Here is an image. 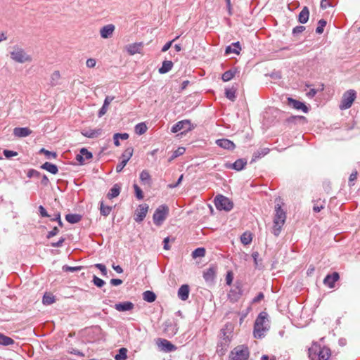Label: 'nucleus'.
Wrapping results in <instances>:
<instances>
[{
	"label": "nucleus",
	"instance_id": "obj_1",
	"mask_svg": "<svg viewBox=\"0 0 360 360\" xmlns=\"http://www.w3.org/2000/svg\"><path fill=\"white\" fill-rule=\"evenodd\" d=\"M269 328L267 314L261 312L257 316L254 326V336L257 338H262L264 333Z\"/></svg>",
	"mask_w": 360,
	"mask_h": 360
},
{
	"label": "nucleus",
	"instance_id": "obj_2",
	"mask_svg": "<svg viewBox=\"0 0 360 360\" xmlns=\"http://www.w3.org/2000/svg\"><path fill=\"white\" fill-rule=\"evenodd\" d=\"M275 212L272 233L274 236H278L280 234L281 229L285 224L286 219V214L282 210L281 205L278 203L275 205Z\"/></svg>",
	"mask_w": 360,
	"mask_h": 360
},
{
	"label": "nucleus",
	"instance_id": "obj_3",
	"mask_svg": "<svg viewBox=\"0 0 360 360\" xmlns=\"http://www.w3.org/2000/svg\"><path fill=\"white\" fill-rule=\"evenodd\" d=\"M11 58L16 63H25L32 61V57L25 51L18 46H15L10 51Z\"/></svg>",
	"mask_w": 360,
	"mask_h": 360
},
{
	"label": "nucleus",
	"instance_id": "obj_4",
	"mask_svg": "<svg viewBox=\"0 0 360 360\" xmlns=\"http://www.w3.org/2000/svg\"><path fill=\"white\" fill-rule=\"evenodd\" d=\"M250 352L248 347L238 345L230 353L229 360H248Z\"/></svg>",
	"mask_w": 360,
	"mask_h": 360
},
{
	"label": "nucleus",
	"instance_id": "obj_5",
	"mask_svg": "<svg viewBox=\"0 0 360 360\" xmlns=\"http://www.w3.org/2000/svg\"><path fill=\"white\" fill-rule=\"evenodd\" d=\"M169 214V207L166 205L159 206L155 211L153 219L156 226H161Z\"/></svg>",
	"mask_w": 360,
	"mask_h": 360
},
{
	"label": "nucleus",
	"instance_id": "obj_6",
	"mask_svg": "<svg viewBox=\"0 0 360 360\" xmlns=\"http://www.w3.org/2000/svg\"><path fill=\"white\" fill-rule=\"evenodd\" d=\"M216 207L219 210L230 211L233 208V202L226 197L219 195L214 199Z\"/></svg>",
	"mask_w": 360,
	"mask_h": 360
},
{
	"label": "nucleus",
	"instance_id": "obj_7",
	"mask_svg": "<svg viewBox=\"0 0 360 360\" xmlns=\"http://www.w3.org/2000/svg\"><path fill=\"white\" fill-rule=\"evenodd\" d=\"M356 98V91L354 90H349L345 92L342 96L340 108L345 110L349 108Z\"/></svg>",
	"mask_w": 360,
	"mask_h": 360
},
{
	"label": "nucleus",
	"instance_id": "obj_8",
	"mask_svg": "<svg viewBox=\"0 0 360 360\" xmlns=\"http://www.w3.org/2000/svg\"><path fill=\"white\" fill-rule=\"evenodd\" d=\"M193 129V124L191 123L190 120H184L178 122L176 123L171 129V131L172 133H176L179 131L183 130L181 134H186V132L192 130Z\"/></svg>",
	"mask_w": 360,
	"mask_h": 360
},
{
	"label": "nucleus",
	"instance_id": "obj_9",
	"mask_svg": "<svg viewBox=\"0 0 360 360\" xmlns=\"http://www.w3.org/2000/svg\"><path fill=\"white\" fill-rule=\"evenodd\" d=\"M242 283L240 282H236L233 288H232L228 294L229 299L231 302H236L242 295Z\"/></svg>",
	"mask_w": 360,
	"mask_h": 360
},
{
	"label": "nucleus",
	"instance_id": "obj_10",
	"mask_svg": "<svg viewBox=\"0 0 360 360\" xmlns=\"http://www.w3.org/2000/svg\"><path fill=\"white\" fill-rule=\"evenodd\" d=\"M148 208L149 207L146 204L140 205L139 208L136 210L134 214V220L136 222H141L146 217L148 211Z\"/></svg>",
	"mask_w": 360,
	"mask_h": 360
},
{
	"label": "nucleus",
	"instance_id": "obj_11",
	"mask_svg": "<svg viewBox=\"0 0 360 360\" xmlns=\"http://www.w3.org/2000/svg\"><path fill=\"white\" fill-rule=\"evenodd\" d=\"M115 26L113 24H108L100 29V34L103 39L110 38L115 32Z\"/></svg>",
	"mask_w": 360,
	"mask_h": 360
},
{
	"label": "nucleus",
	"instance_id": "obj_12",
	"mask_svg": "<svg viewBox=\"0 0 360 360\" xmlns=\"http://www.w3.org/2000/svg\"><path fill=\"white\" fill-rule=\"evenodd\" d=\"M288 105L296 110H301L304 112H307L308 111V108L304 103L293 99L292 98H288Z\"/></svg>",
	"mask_w": 360,
	"mask_h": 360
},
{
	"label": "nucleus",
	"instance_id": "obj_13",
	"mask_svg": "<svg viewBox=\"0 0 360 360\" xmlns=\"http://www.w3.org/2000/svg\"><path fill=\"white\" fill-rule=\"evenodd\" d=\"M340 278L338 273L333 272L332 274H328L323 280V283L328 286L330 288H333L335 286V283Z\"/></svg>",
	"mask_w": 360,
	"mask_h": 360
},
{
	"label": "nucleus",
	"instance_id": "obj_14",
	"mask_svg": "<svg viewBox=\"0 0 360 360\" xmlns=\"http://www.w3.org/2000/svg\"><path fill=\"white\" fill-rule=\"evenodd\" d=\"M217 269L214 266H210L203 273V278L206 282L212 283L216 277Z\"/></svg>",
	"mask_w": 360,
	"mask_h": 360
},
{
	"label": "nucleus",
	"instance_id": "obj_15",
	"mask_svg": "<svg viewBox=\"0 0 360 360\" xmlns=\"http://www.w3.org/2000/svg\"><path fill=\"white\" fill-rule=\"evenodd\" d=\"M92 157V153L88 151L86 148H83L80 150L79 154L77 155L76 160L80 164H84L85 160H89L91 159Z\"/></svg>",
	"mask_w": 360,
	"mask_h": 360
},
{
	"label": "nucleus",
	"instance_id": "obj_16",
	"mask_svg": "<svg viewBox=\"0 0 360 360\" xmlns=\"http://www.w3.org/2000/svg\"><path fill=\"white\" fill-rule=\"evenodd\" d=\"M158 342H158V345L159 347L161 349V350L165 352H172L176 349V347L167 340L159 339Z\"/></svg>",
	"mask_w": 360,
	"mask_h": 360
},
{
	"label": "nucleus",
	"instance_id": "obj_17",
	"mask_svg": "<svg viewBox=\"0 0 360 360\" xmlns=\"http://www.w3.org/2000/svg\"><path fill=\"white\" fill-rule=\"evenodd\" d=\"M143 46V44L142 42L129 44L127 46V51L129 55L132 56L136 53H140Z\"/></svg>",
	"mask_w": 360,
	"mask_h": 360
},
{
	"label": "nucleus",
	"instance_id": "obj_18",
	"mask_svg": "<svg viewBox=\"0 0 360 360\" xmlns=\"http://www.w3.org/2000/svg\"><path fill=\"white\" fill-rule=\"evenodd\" d=\"M216 143L219 147L227 150H233L236 146L233 142L226 139H218Z\"/></svg>",
	"mask_w": 360,
	"mask_h": 360
},
{
	"label": "nucleus",
	"instance_id": "obj_19",
	"mask_svg": "<svg viewBox=\"0 0 360 360\" xmlns=\"http://www.w3.org/2000/svg\"><path fill=\"white\" fill-rule=\"evenodd\" d=\"M32 134V130L27 127H15L13 134L17 137H26Z\"/></svg>",
	"mask_w": 360,
	"mask_h": 360
},
{
	"label": "nucleus",
	"instance_id": "obj_20",
	"mask_svg": "<svg viewBox=\"0 0 360 360\" xmlns=\"http://www.w3.org/2000/svg\"><path fill=\"white\" fill-rule=\"evenodd\" d=\"M134 304L131 302H124L115 304V309L118 311H130L133 309Z\"/></svg>",
	"mask_w": 360,
	"mask_h": 360
},
{
	"label": "nucleus",
	"instance_id": "obj_21",
	"mask_svg": "<svg viewBox=\"0 0 360 360\" xmlns=\"http://www.w3.org/2000/svg\"><path fill=\"white\" fill-rule=\"evenodd\" d=\"M102 130L101 129H83L82 134L87 138H96L101 134Z\"/></svg>",
	"mask_w": 360,
	"mask_h": 360
},
{
	"label": "nucleus",
	"instance_id": "obj_22",
	"mask_svg": "<svg viewBox=\"0 0 360 360\" xmlns=\"http://www.w3.org/2000/svg\"><path fill=\"white\" fill-rule=\"evenodd\" d=\"M189 295V288L188 285H181L178 290V296L181 300H186Z\"/></svg>",
	"mask_w": 360,
	"mask_h": 360
},
{
	"label": "nucleus",
	"instance_id": "obj_23",
	"mask_svg": "<svg viewBox=\"0 0 360 360\" xmlns=\"http://www.w3.org/2000/svg\"><path fill=\"white\" fill-rule=\"evenodd\" d=\"M319 360H328L330 356V350L327 347L321 348L319 345Z\"/></svg>",
	"mask_w": 360,
	"mask_h": 360
},
{
	"label": "nucleus",
	"instance_id": "obj_24",
	"mask_svg": "<svg viewBox=\"0 0 360 360\" xmlns=\"http://www.w3.org/2000/svg\"><path fill=\"white\" fill-rule=\"evenodd\" d=\"M309 11L307 6H304L298 15V21L300 23H306L309 20Z\"/></svg>",
	"mask_w": 360,
	"mask_h": 360
},
{
	"label": "nucleus",
	"instance_id": "obj_25",
	"mask_svg": "<svg viewBox=\"0 0 360 360\" xmlns=\"http://www.w3.org/2000/svg\"><path fill=\"white\" fill-rule=\"evenodd\" d=\"M121 190V187L119 184H115L112 188L109 191L108 193L107 194V197L109 199H112L114 198L117 197L120 195Z\"/></svg>",
	"mask_w": 360,
	"mask_h": 360
},
{
	"label": "nucleus",
	"instance_id": "obj_26",
	"mask_svg": "<svg viewBox=\"0 0 360 360\" xmlns=\"http://www.w3.org/2000/svg\"><path fill=\"white\" fill-rule=\"evenodd\" d=\"M269 152V149L268 148H262L255 151L252 155V161H255L256 160L264 157L267 155Z\"/></svg>",
	"mask_w": 360,
	"mask_h": 360
},
{
	"label": "nucleus",
	"instance_id": "obj_27",
	"mask_svg": "<svg viewBox=\"0 0 360 360\" xmlns=\"http://www.w3.org/2000/svg\"><path fill=\"white\" fill-rule=\"evenodd\" d=\"M41 167L53 174H56L58 172L57 166L49 162L44 163Z\"/></svg>",
	"mask_w": 360,
	"mask_h": 360
},
{
	"label": "nucleus",
	"instance_id": "obj_28",
	"mask_svg": "<svg viewBox=\"0 0 360 360\" xmlns=\"http://www.w3.org/2000/svg\"><path fill=\"white\" fill-rule=\"evenodd\" d=\"M173 67V63L171 60H164L162 62V67L159 69L160 74H165L172 70Z\"/></svg>",
	"mask_w": 360,
	"mask_h": 360
},
{
	"label": "nucleus",
	"instance_id": "obj_29",
	"mask_svg": "<svg viewBox=\"0 0 360 360\" xmlns=\"http://www.w3.org/2000/svg\"><path fill=\"white\" fill-rule=\"evenodd\" d=\"M247 164V161L244 159H238L229 167L234 169L237 171L243 169Z\"/></svg>",
	"mask_w": 360,
	"mask_h": 360
},
{
	"label": "nucleus",
	"instance_id": "obj_30",
	"mask_svg": "<svg viewBox=\"0 0 360 360\" xmlns=\"http://www.w3.org/2000/svg\"><path fill=\"white\" fill-rule=\"evenodd\" d=\"M319 345H313L309 349V356L311 360H319Z\"/></svg>",
	"mask_w": 360,
	"mask_h": 360
},
{
	"label": "nucleus",
	"instance_id": "obj_31",
	"mask_svg": "<svg viewBox=\"0 0 360 360\" xmlns=\"http://www.w3.org/2000/svg\"><path fill=\"white\" fill-rule=\"evenodd\" d=\"M240 49H241L239 42L233 43L231 46H229L226 48V53L229 54L231 53H233L236 54H238Z\"/></svg>",
	"mask_w": 360,
	"mask_h": 360
},
{
	"label": "nucleus",
	"instance_id": "obj_32",
	"mask_svg": "<svg viewBox=\"0 0 360 360\" xmlns=\"http://www.w3.org/2000/svg\"><path fill=\"white\" fill-rule=\"evenodd\" d=\"M165 330L169 334L174 335L177 333L178 327L176 323L172 324V323H166Z\"/></svg>",
	"mask_w": 360,
	"mask_h": 360
},
{
	"label": "nucleus",
	"instance_id": "obj_33",
	"mask_svg": "<svg viewBox=\"0 0 360 360\" xmlns=\"http://www.w3.org/2000/svg\"><path fill=\"white\" fill-rule=\"evenodd\" d=\"M143 299L148 302H153L156 299V295L150 290H146L143 293Z\"/></svg>",
	"mask_w": 360,
	"mask_h": 360
},
{
	"label": "nucleus",
	"instance_id": "obj_34",
	"mask_svg": "<svg viewBox=\"0 0 360 360\" xmlns=\"http://www.w3.org/2000/svg\"><path fill=\"white\" fill-rule=\"evenodd\" d=\"M65 219L70 224H76L82 219V216L77 214H68Z\"/></svg>",
	"mask_w": 360,
	"mask_h": 360
},
{
	"label": "nucleus",
	"instance_id": "obj_35",
	"mask_svg": "<svg viewBox=\"0 0 360 360\" xmlns=\"http://www.w3.org/2000/svg\"><path fill=\"white\" fill-rule=\"evenodd\" d=\"M112 210V206L105 205L103 201L100 202V212L101 215L104 217L108 216L111 212Z\"/></svg>",
	"mask_w": 360,
	"mask_h": 360
},
{
	"label": "nucleus",
	"instance_id": "obj_36",
	"mask_svg": "<svg viewBox=\"0 0 360 360\" xmlns=\"http://www.w3.org/2000/svg\"><path fill=\"white\" fill-rule=\"evenodd\" d=\"M148 127L144 122L139 123L135 126V132L139 135H142L146 132Z\"/></svg>",
	"mask_w": 360,
	"mask_h": 360
},
{
	"label": "nucleus",
	"instance_id": "obj_37",
	"mask_svg": "<svg viewBox=\"0 0 360 360\" xmlns=\"http://www.w3.org/2000/svg\"><path fill=\"white\" fill-rule=\"evenodd\" d=\"M13 343L14 340L12 338L0 333V345L8 346Z\"/></svg>",
	"mask_w": 360,
	"mask_h": 360
},
{
	"label": "nucleus",
	"instance_id": "obj_38",
	"mask_svg": "<svg viewBox=\"0 0 360 360\" xmlns=\"http://www.w3.org/2000/svg\"><path fill=\"white\" fill-rule=\"evenodd\" d=\"M133 148L131 147L127 148L121 156V160H125V162H128L133 155Z\"/></svg>",
	"mask_w": 360,
	"mask_h": 360
},
{
	"label": "nucleus",
	"instance_id": "obj_39",
	"mask_svg": "<svg viewBox=\"0 0 360 360\" xmlns=\"http://www.w3.org/2000/svg\"><path fill=\"white\" fill-rule=\"evenodd\" d=\"M236 72V70H229L226 71L221 77V79L224 82L230 81L234 76Z\"/></svg>",
	"mask_w": 360,
	"mask_h": 360
},
{
	"label": "nucleus",
	"instance_id": "obj_40",
	"mask_svg": "<svg viewBox=\"0 0 360 360\" xmlns=\"http://www.w3.org/2000/svg\"><path fill=\"white\" fill-rule=\"evenodd\" d=\"M236 89L232 87L231 89H226L225 95L226 97L231 101H234L236 99Z\"/></svg>",
	"mask_w": 360,
	"mask_h": 360
},
{
	"label": "nucleus",
	"instance_id": "obj_41",
	"mask_svg": "<svg viewBox=\"0 0 360 360\" xmlns=\"http://www.w3.org/2000/svg\"><path fill=\"white\" fill-rule=\"evenodd\" d=\"M127 349L124 347L120 348L119 349L118 354L115 356V360H125L127 357Z\"/></svg>",
	"mask_w": 360,
	"mask_h": 360
},
{
	"label": "nucleus",
	"instance_id": "obj_42",
	"mask_svg": "<svg viewBox=\"0 0 360 360\" xmlns=\"http://www.w3.org/2000/svg\"><path fill=\"white\" fill-rule=\"evenodd\" d=\"M140 179L143 184H149L150 181V175L146 170H143L140 174Z\"/></svg>",
	"mask_w": 360,
	"mask_h": 360
},
{
	"label": "nucleus",
	"instance_id": "obj_43",
	"mask_svg": "<svg viewBox=\"0 0 360 360\" xmlns=\"http://www.w3.org/2000/svg\"><path fill=\"white\" fill-rule=\"evenodd\" d=\"M205 255V250L203 248H198L192 252V257L193 258L202 257Z\"/></svg>",
	"mask_w": 360,
	"mask_h": 360
},
{
	"label": "nucleus",
	"instance_id": "obj_44",
	"mask_svg": "<svg viewBox=\"0 0 360 360\" xmlns=\"http://www.w3.org/2000/svg\"><path fill=\"white\" fill-rule=\"evenodd\" d=\"M252 238L251 234L248 233H244L240 237L241 243L244 245L250 244L252 241Z\"/></svg>",
	"mask_w": 360,
	"mask_h": 360
},
{
	"label": "nucleus",
	"instance_id": "obj_45",
	"mask_svg": "<svg viewBox=\"0 0 360 360\" xmlns=\"http://www.w3.org/2000/svg\"><path fill=\"white\" fill-rule=\"evenodd\" d=\"M55 302L54 297L51 294L46 293L43 297V303L44 304H51Z\"/></svg>",
	"mask_w": 360,
	"mask_h": 360
},
{
	"label": "nucleus",
	"instance_id": "obj_46",
	"mask_svg": "<svg viewBox=\"0 0 360 360\" xmlns=\"http://www.w3.org/2000/svg\"><path fill=\"white\" fill-rule=\"evenodd\" d=\"M326 25V21L323 19L320 20L318 22V27L316 29V32L319 34H322Z\"/></svg>",
	"mask_w": 360,
	"mask_h": 360
},
{
	"label": "nucleus",
	"instance_id": "obj_47",
	"mask_svg": "<svg viewBox=\"0 0 360 360\" xmlns=\"http://www.w3.org/2000/svg\"><path fill=\"white\" fill-rule=\"evenodd\" d=\"M60 77V72L59 71H54L51 76V85L52 86H55L58 83V81L59 80Z\"/></svg>",
	"mask_w": 360,
	"mask_h": 360
},
{
	"label": "nucleus",
	"instance_id": "obj_48",
	"mask_svg": "<svg viewBox=\"0 0 360 360\" xmlns=\"http://www.w3.org/2000/svg\"><path fill=\"white\" fill-rule=\"evenodd\" d=\"M39 153H44L46 158L48 159H50V158H57V154L55 152H51V151H49L47 150H46L45 148H41L40 150H39Z\"/></svg>",
	"mask_w": 360,
	"mask_h": 360
},
{
	"label": "nucleus",
	"instance_id": "obj_49",
	"mask_svg": "<svg viewBox=\"0 0 360 360\" xmlns=\"http://www.w3.org/2000/svg\"><path fill=\"white\" fill-rule=\"evenodd\" d=\"M134 188L136 197L139 200L143 199V192H142V190L141 189V188L137 184H134Z\"/></svg>",
	"mask_w": 360,
	"mask_h": 360
},
{
	"label": "nucleus",
	"instance_id": "obj_50",
	"mask_svg": "<svg viewBox=\"0 0 360 360\" xmlns=\"http://www.w3.org/2000/svg\"><path fill=\"white\" fill-rule=\"evenodd\" d=\"M93 283L96 286H97L98 288L103 287L105 283L103 280H102L101 278H99L96 276H94Z\"/></svg>",
	"mask_w": 360,
	"mask_h": 360
},
{
	"label": "nucleus",
	"instance_id": "obj_51",
	"mask_svg": "<svg viewBox=\"0 0 360 360\" xmlns=\"http://www.w3.org/2000/svg\"><path fill=\"white\" fill-rule=\"evenodd\" d=\"M329 6H333V1H330V0H321V8L323 9H326Z\"/></svg>",
	"mask_w": 360,
	"mask_h": 360
},
{
	"label": "nucleus",
	"instance_id": "obj_52",
	"mask_svg": "<svg viewBox=\"0 0 360 360\" xmlns=\"http://www.w3.org/2000/svg\"><path fill=\"white\" fill-rule=\"evenodd\" d=\"M233 279V274L232 271H229L227 272L226 276V283L227 285H231Z\"/></svg>",
	"mask_w": 360,
	"mask_h": 360
},
{
	"label": "nucleus",
	"instance_id": "obj_53",
	"mask_svg": "<svg viewBox=\"0 0 360 360\" xmlns=\"http://www.w3.org/2000/svg\"><path fill=\"white\" fill-rule=\"evenodd\" d=\"M95 266L101 271L103 276H107V269L105 265L102 264H95Z\"/></svg>",
	"mask_w": 360,
	"mask_h": 360
},
{
	"label": "nucleus",
	"instance_id": "obj_54",
	"mask_svg": "<svg viewBox=\"0 0 360 360\" xmlns=\"http://www.w3.org/2000/svg\"><path fill=\"white\" fill-rule=\"evenodd\" d=\"M324 207V202L322 203L319 204V202H317L313 207V210L315 212H319Z\"/></svg>",
	"mask_w": 360,
	"mask_h": 360
},
{
	"label": "nucleus",
	"instance_id": "obj_55",
	"mask_svg": "<svg viewBox=\"0 0 360 360\" xmlns=\"http://www.w3.org/2000/svg\"><path fill=\"white\" fill-rule=\"evenodd\" d=\"M96 61L94 58H89L86 62V65L88 68H92L96 66Z\"/></svg>",
	"mask_w": 360,
	"mask_h": 360
},
{
	"label": "nucleus",
	"instance_id": "obj_56",
	"mask_svg": "<svg viewBox=\"0 0 360 360\" xmlns=\"http://www.w3.org/2000/svg\"><path fill=\"white\" fill-rule=\"evenodd\" d=\"M179 37V36H177L174 39H173V40H172V41H169V42L166 43V44L163 46V47H162V52H165V51H167V50L171 47V46H172V43H173V41H175L176 39H177Z\"/></svg>",
	"mask_w": 360,
	"mask_h": 360
},
{
	"label": "nucleus",
	"instance_id": "obj_57",
	"mask_svg": "<svg viewBox=\"0 0 360 360\" xmlns=\"http://www.w3.org/2000/svg\"><path fill=\"white\" fill-rule=\"evenodd\" d=\"M127 163V162H125V160H121V162L116 167V172H120L123 169V168L125 167Z\"/></svg>",
	"mask_w": 360,
	"mask_h": 360
},
{
	"label": "nucleus",
	"instance_id": "obj_58",
	"mask_svg": "<svg viewBox=\"0 0 360 360\" xmlns=\"http://www.w3.org/2000/svg\"><path fill=\"white\" fill-rule=\"evenodd\" d=\"M4 154L7 158H10L13 156H16L18 153L16 152L8 150H4Z\"/></svg>",
	"mask_w": 360,
	"mask_h": 360
},
{
	"label": "nucleus",
	"instance_id": "obj_59",
	"mask_svg": "<svg viewBox=\"0 0 360 360\" xmlns=\"http://www.w3.org/2000/svg\"><path fill=\"white\" fill-rule=\"evenodd\" d=\"M58 232V229L57 227H54L51 231L48 233L47 238H51L54 236L57 235Z\"/></svg>",
	"mask_w": 360,
	"mask_h": 360
},
{
	"label": "nucleus",
	"instance_id": "obj_60",
	"mask_svg": "<svg viewBox=\"0 0 360 360\" xmlns=\"http://www.w3.org/2000/svg\"><path fill=\"white\" fill-rule=\"evenodd\" d=\"M39 212H40V214L41 217H50L49 215L48 212H46V209L42 205H40L39 207Z\"/></svg>",
	"mask_w": 360,
	"mask_h": 360
},
{
	"label": "nucleus",
	"instance_id": "obj_61",
	"mask_svg": "<svg viewBox=\"0 0 360 360\" xmlns=\"http://www.w3.org/2000/svg\"><path fill=\"white\" fill-rule=\"evenodd\" d=\"M305 30V27L302 25L297 26L292 30L293 34H298L302 32Z\"/></svg>",
	"mask_w": 360,
	"mask_h": 360
},
{
	"label": "nucleus",
	"instance_id": "obj_62",
	"mask_svg": "<svg viewBox=\"0 0 360 360\" xmlns=\"http://www.w3.org/2000/svg\"><path fill=\"white\" fill-rule=\"evenodd\" d=\"M110 283L112 285L117 286L121 285L123 281L119 278H112Z\"/></svg>",
	"mask_w": 360,
	"mask_h": 360
},
{
	"label": "nucleus",
	"instance_id": "obj_63",
	"mask_svg": "<svg viewBox=\"0 0 360 360\" xmlns=\"http://www.w3.org/2000/svg\"><path fill=\"white\" fill-rule=\"evenodd\" d=\"M108 107L103 105L101 108L98 111V117H101L103 116L108 111Z\"/></svg>",
	"mask_w": 360,
	"mask_h": 360
},
{
	"label": "nucleus",
	"instance_id": "obj_64",
	"mask_svg": "<svg viewBox=\"0 0 360 360\" xmlns=\"http://www.w3.org/2000/svg\"><path fill=\"white\" fill-rule=\"evenodd\" d=\"M184 152H185L184 148H182V147L179 148L176 150L174 151V153L173 154V157L176 158V157L182 155Z\"/></svg>",
	"mask_w": 360,
	"mask_h": 360
}]
</instances>
